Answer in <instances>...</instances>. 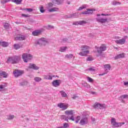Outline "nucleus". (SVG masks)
Returning <instances> with one entry per match:
<instances>
[{
    "instance_id": "obj_56",
    "label": "nucleus",
    "mask_w": 128,
    "mask_h": 128,
    "mask_svg": "<svg viewBox=\"0 0 128 128\" xmlns=\"http://www.w3.org/2000/svg\"><path fill=\"white\" fill-rule=\"evenodd\" d=\"M44 78L45 80H48L47 78H48V76H44Z\"/></svg>"
},
{
    "instance_id": "obj_47",
    "label": "nucleus",
    "mask_w": 128,
    "mask_h": 128,
    "mask_svg": "<svg viewBox=\"0 0 128 128\" xmlns=\"http://www.w3.org/2000/svg\"><path fill=\"white\" fill-rule=\"evenodd\" d=\"M88 70H90L91 72H94V70H96L92 68H88Z\"/></svg>"
},
{
    "instance_id": "obj_29",
    "label": "nucleus",
    "mask_w": 128,
    "mask_h": 128,
    "mask_svg": "<svg viewBox=\"0 0 128 128\" xmlns=\"http://www.w3.org/2000/svg\"><path fill=\"white\" fill-rule=\"evenodd\" d=\"M12 2V0H1V4H6V2Z\"/></svg>"
},
{
    "instance_id": "obj_2",
    "label": "nucleus",
    "mask_w": 128,
    "mask_h": 128,
    "mask_svg": "<svg viewBox=\"0 0 128 128\" xmlns=\"http://www.w3.org/2000/svg\"><path fill=\"white\" fill-rule=\"evenodd\" d=\"M111 124L114 128H119L120 126H122V124H124V122H118L116 120V118H112L111 119Z\"/></svg>"
},
{
    "instance_id": "obj_45",
    "label": "nucleus",
    "mask_w": 128,
    "mask_h": 128,
    "mask_svg": "<svg viewBox=\"0 0 128 128\" xmlns=\"http://www.w3.org/2000/svg\"><path fill=\"white\" fill-rule=\"evenodd\" d=\"M78 24H80L79 21L78 22H74V23H73L74 26H78Z\"/></svg>"
},
{
    "instance_id": "obj_58",
    "label": "nucleus",
    "mask_w": 128,
    "mask_h": 128,
    "mask_svg": "<svg viewBox=\"0 0 128 128\" xmlns=\"http://www.w3.org/2000/svg\"><path fill=\"white\" fill-rule=\"evenodd\" d=\"M76 96H74V97H72L73 100L76 99Z\"/></svg>"
},
{
    "instance_id": "obj_7",
    "label": "nucleus",
    "mask_w": 128,
    "mask_h": 128,
    "mask_svg": "<svg viewBox=\"0 0 128 128\" xmlns=\"http://www.w3.org/2000/svg\"><path fill=\"white\" fill-rule=\"evenodd\" d=\"M48 43V42L44 38H42L38 40L37 44L40 46H46Z\"/></svg>"
},
{
    "instance_id": "obj_17",
    "label": "nucleus",
    "mask_w": 128,
    "mask_h": 128,
    "mask_svg": "<svg viewBox=\"0 0 128 128\" xmlns=\"http://www.w3.org/2000/svg\"><path fill=\"white\" fill-rule=\"evenodd\" d=\"M65 114H66V116H72V114H74V110H67L65 111Z\"/></svg>"
},
{
    "instance_id": "obj_19",
    "label": "nucleus",
    "mask_w": 128,
    "mask_h": 128,
    "mask_svg": "<svg viewBox=\"0 0 128 128\" xmlns=\"http://www.w3.org/2000/svg\"><path fill=\"white\" fill-rule=\"evenodd\" d=\"M24 36H16L14 38L15 40H24Z\"/></svg>"
},
{
    "instance_id": "obj_46",
    "label": "nucleus",
    "mask_w": 128,
    "mask_h": 128,
    "mask_svg": "<svg viewBox=\"0 0 128 128\" xmlns=\"http://www.w3.org/2000/svg\"><path fill=\"white\" fill-rule=\"evenodd\" d=\"M128 96L127 94H124V95H122L121 96V98H128Z\"/></svg>"
},
{
    "instance_id": "obj_16",
    "label": "nucleus",
    "mask_w": 128,
    "mask_h": 128,
    "mask_svg": "<svg viewBox=\"0 0 128 128\" xmlns=\"http://www.w3.org/2000/svg\"><path fill=\"white\" fill-rule=\"evenodd\" d=\"M29 68H32V70H38V66H36V64H30L28 66Z\"/></svg>"
},
{
    "instance_id": "obj_3",
    "label": "nucleus",
    "mask_w": 128,
    "mask_h": 128,
    "mask_svg": "<svg viewBox=\"0 0 128 128\" xmlns=\"http://www.w3.org/2000/svg\"><path fill=\"white\" fill-rule=\"evenodd\" d=\"M95 48L97 50V52L100 54H102V52L106 50V46L104 44H102L100 47L95 46Z\"/></svg>"
},
{
    "instance_id": "obj_5",
    "label": "nucleus",
    "mask_w": 128,
    "mask_h": 128,
    "mask_svg": "<svg viewBox=\"0 0 128 128\" xmlns=\"http://www.w3.org/2000/svg\"><path fill=\"white\" fill-rule=\"evenodd\" d=\"M93 107L94 108H97V110H102V108H106V104L95 102L93 105Z\"/></svg>"
},
{
    "instance_id": "obj_34",
    "label": "nucleus",
    "mask_w": 128,
    "mask_h": 128,
    "mask_svg": "<svg viewBox=\"0 0 128 128\" xmlns=\"http://www.w3.org/2000/svg\"><path fill=\"white\" fill-rule=\"evenodd\" d=\"M34 80L36 82H40V80H42V78H40V77H35L34 78Z\"/></svg>"
},
{
    "instance_id": "obj_31",
    "label": "nucleus",
    "mask_w": 128,
    "mask_h": 128,
    "mask_svg": "<svg viewBox=\"0 0 128 128\" xmlns=\"http://www.w3.org/2000/svg\"><path fill=\"white\" fill-rule=\"evenodd\" d=\"M64 0H56L55 4H60Z\"/></svg>"
},
{
    "instance_id": "obj_28",
    "label": "nucleus",
    "mask_w": 128,
    "mask_h": 128,
    "mask_svg": "<svg viewBox=\"0 0 128 128\" xmlns=\"http://www.w3.org/2000/svg\"><path fill=\"white\" fill-rule=\"evenodd\" d=\"M60 94H61L63 98H66L68 96L66 94V92H64V91H60Z\"/></svg>"
},
{
    "instance_id": "obj_22",
    "label": "nucleus",
    "mask_w": 128,
    "mask_h": 128,
    "mask_svg": "<svg viewBox=\"0 0 128 128\" xmlns=\"http://www.w3.org/2000/svg\"><path fill=\"white\" fill-rule=\"evenodd\" d=\"M4 76V78L8 77V74L4 71H0V76Z\"/></svg>"
},
{
    "instance_id": "obj_51",
    "label": "nucleus",
    "mask_w": 128,
    "mask_h": 128,
    "mask_svg": "<svg viewBox=\"0 0 128 128\" xmlns=\"http://www.w3.org/2000/svg\"><path fill=\"white\" fill-rule=\"evenodd\" d=\"M46 79L52 80V77L51 76H49L48 78H46Z\"/></svg>"
},
{
    "instance_id": "obj_55",
    "label": "nucleus",
    "mask_w": 128,
    "mask_h": 128,
    "mask_svg": "<svg viewBox=\"0 0 128 128\" xmlns=\"http://www.w3.org/2000/svg\"><path fill=\"white\" fill-rule=\"evenodd\" d=\"M48 28H54V26H51L50 25L48 26Z\"/></svg>"
},
{
    "instance_id": "obj_40",
    "label": "nucleus",
    "mask_w": 128,
    "mask_h": 128,
    "mask_svg": "<svg viewBox=\"0 0 128 128\" xmlns=\"http://www.w3.org/2000/svg\"><path fill=\"white\" fill-rule=\"evenodd\" d=\"M12 118H14V115H9L8 116V120H12Z\"/></svg>"
},
{
    "instance_id": "obj_23",
    "label": "nucleus",
    "mask_w": 128,
    "mask_h": 128,
    "mask_svg": "<svg viewBox=\"0 0 128 128\" xmlns=\"http://www.w3.org/2000/svg\"><path fill=\"white\" fill-rule=\"evenodd\" d=\"M67 49L68 47L66 46L61 47L59 50V52H64Z\"/></svg>"
},
{
    "instance_id": "obj_41",
    "label": "nucleus",
    "mask_w": 128,
    "mask_h": 128,
    "mask_svg": "<svg viewBox=\"0 0 128 128\" xmlns=\"http://www.w3.org/2000/svg\"><path fill=\"white\" fill-rule=\"evenodd\" d=\"M112 4H114V6H116V4H120V2H118L116 1H114L112 2Z\"/></svg>"
},
{
    "instance_id": "obj_35",
    "label": "nucleus",
    "mask_w": 128,
    "mask_h": 128,
    "mask_svg": "<svg viewBox=\"0 0 128 128\" xmlns=\"http://www.w3.org/2000/svg\"><path fill=\"white\" fill-rule=\"evenodd\" d=\"M86 60L88 62H92V60H94V58H92V56H90L89 57L87 58Z\"/></svg>"
},
{
    "instance_id": "obj_43",
    "label": "nucleus",
    "mask_w": 128,
    "mask_h": 128,
    "mask_svg": "<svg viewBox=\"0 0 128 128\" xmlns=\"http://www.w3.org/2000/svg\"><path fill=\"white\" fill-rule=\"evenodd\" d=\"M68 120H72V122H74V117L72 115L70 118H68Z\"/></svg>"
},
{
    "instance_id": "obj_52",
    "label": "nucleus",
    "mask_w": 128,
    "mask_h": 128,
    "mask_svg": "<svg viewBox=\"0 0 128 128\" xmlns=\"http://www.w3.org/2000/svg\"><path fill=\"white\" fill-rule=\"evenodd\" d=\"M22 16H25L26 18L28 17V14H22Z\"/></svg>"
},
{
    "instance_id": "obj_30",
    "label": "nucleus",
    "mask_w": 128,
    "mask_h": 128,
    "mask_svg": "<svg viewBox=\"0 0 128 128\" xmlns=\"http://www.w3.org/2000/svg\"><path fill=\"white\" fill-rule=\"evenodd\" d=\"M104 68L106 70H110V64H105L104 66Z\"/></svg>"
},
{
    "instance_id": "obj_53",
    "label": "nucleus",
    "mask_w": 128,
    "mask_h": 128,
    "mask_svg": "<svg viewBox=\"0 0 128 128\" xmlns=\"http://www.w3.org/2000/svg\"><path fill=\"white\" fill-rule=\"evenodd\" d=\"M101 16H110V14H101Z\"/></svg>"
},
{
    "instance_id": "obj_1",
    "label": "nucleus",
    "mask_w": 128,
    "mask_h": 128,
    "mask_svg": "<svg viewBox=\"0 0 128 128\" xmlns=\"http://www.w3.org/2000/svg\"><path fill=\"white\" fill-rule=\"evenodd\" d=\"M20 60V56H14L8 57L7 59V64H18Z\"/></svg>"
},
{
    "instance_id": "obj_32",
    "label": "nucleus",
    "mask_w": 128,
    "mask_h": 128,
    "mask_svg": "<svg viewBox=\"0 0 128 128\" xmlns=\"http://www.w3.org/2000/svg\"><path fill=\"white\" fill-rule=\"evenodd\" d=\"M72 56H74L72 54H66L65 56V58H72Z\"/></svg>"
},
{
    "instance_id": "obj_38",
    "label": "nucleus",
    "mask_w": 128,
    "mask_h": 128,
    "mask_svg": "<svg viewBox=\"0 0 128 128\" xmlns=\"http://www.w3.org/2000/svg\"><path fill=\"white\" fill-rule=\"evenodd\" d=\"M70 125L68 123H64L63 124V128H69Z\"/></svg>"
},
{
    "instance_id": "obj_42",
    "label": "nucleus",
    "mask_w": 128,
    "mask_h": 128,
    "mask_svg": "<svg viewBox=\"0 0 128 128\" xmlns=\"http://www.w3.org/2000/svg\"><path fill=\"white\" fill-rule=\"evenodd\" d=\"M87 78L90 82H94V79L90 77H88Z\"/></svg>"
},
{
    "instance_id": "obj_36",
    "label": "nucleus",
    "mask_w": 128,
    "mask_h": 128,
    "mask_svg": "<svg viewBox=\"0 0 128 128\" xmlns=\"http://www.w3.org/2000/svg\"><path fill=\"white\" fill-rule=\"evenodd\" d=\"M86 8V6L82 5V6L80 7L78 9V10H84V8Z\"/></svg>"
},
{
    "instance_id": "obj_50",
    "label": "nucleus",
    "mask_w": 128,
    "mask_h": 128,
    "mask_svg": "<svg viewBox=\"0 0 128 128\" xmlns=\"http://www.w3.org/2000/svg\"><path fill=\"white\" fill-rule=\"evenodd\" d=\"M3 88H4V86L0 85V90H3Z\"/></svg>"
},
{
    "instance_id": "obj_4",
    "label": "nucleus",
    "mask_w": 128,
    "mask_h": 128,
    "mask_svg": "<svg viewBox=\"0 0 128 128\" xmlns=\"http://www.w3.org/2000/svg\"><path fill=\"white\" fill-rule=\"evenodd\" d=\"M22 58L24 62H28V60L32 58V55L30 54H24L22 55Z\"/></svg>"
},
{
    "instance_id": "obj_12",
    "label": "nucleus",
    "mask_w": 128,
    "mask_h": 128,
    "mask_svg": "<svg viewBox=\"0 0 128 128\" xmlns=\"http://www.w3.org/2000/svg\"><path fill=\"white\" fill-rule=\"evenodd\" d=\"M88 54H90V50H86V51H82V52H80L78 54L81 56H86Z\"/></svg>"
},
{
    "instance_id": "obj_18",
    "label": "nucleus",
    "mask_w": 128,
    "mask_h": 128,
    "mask_svg": "<svg viewBox=\"0 0 128 128\" xmlns=\"http://www.w3.org/2000/svg\"><path fill=\"white\" fill-rule=\"evenodd\" d=\"M90 48V46H81V50L84 52H86V50H88Z\"/></svg>"
},
{
    "instance_id": "obj_59",
    "label": "nucleus",
    "mask_w": 128,
    "mask_h": 128,
    "mask_svg": "<svg viewBox=\"0 0 128 128\" xmlns=\"http://www.w3.org/2000/svg\"><path fill=\"white\" fill-rule=\"evenodd\" d=\"M104 74H106V73H104L103 74H100V76H104Z\"/></svg>"
},
{
    "instance_id": "obj_61",
    "label": "nucleus",
    "mask_w": 128,
    "mask_h": 128,
    "mask_svg": "<svg viewBox=\"0 0 128 128\" xmlns=\"http://www.w3.org/2000/svg\"><path fill=\"white\" fill-rule=\"evenodd\" d=\"M114 48H115L116 50H118V48L114 47Z\"/></svg>"
},
{
    "instance_id": "obj_49",
    "label": "nucleus",
    "mask_w": 128,
    "mask_h": 128,
    "mask_svg": "<svg viewBox=\"0 0 128 128\" xmlns=\"http://www.w3.org/2000/svg\"><path fill=\"white\" fill-rule=\"evenodd\" d=\"M48 6L49 8H52V6H54V4L52 3H48Z\"/></svg>"
},
{
    "instance_id": "obj_27",
    "label": "nucleus",
    "mask_w": 128,
    "mask_h": 128,
    "mask_svg": "<svg viewBox=\"0 0 128 128\" xmlns=\"http://www.w3.org/2000/svg\"><path fill=\"white\" fill-rule=\"evenodd\" d=\"M58 8H54L48 10L50 12H58Z\"/></svg>"
},
{
    "instance_id": "obj_15",
    "label": "nucleus",
    "mask_w": 128,
    "mask_h": 128,
    "mask_svg": "<svg viewBox=\"0 0 128 128\" xmlns=\"http://www.w3.org/2000/svg\"><path fill=\"white\" fill-rule=\"evenodd\" d=\"M41 32H42L40 30H36L32 32V36H40V34Z\"/></svg>"
},
{
    "instance_id": "obj_44",
    "label": "nucleus",
    "mask_w": 128,
    "mask_h": 128,
    "mask_svg": "<svg viewBox=\"0 0 128 128\" xmlns=\"http://www.w3.org/2000/svg\"><path fill=\"white\" fill-rule=\"evenodd\" d=\"M80 116H78L76 118V123L78 124V122H80Z\"/></svg>"
},
{
    "instance_id": "obj_62",
    "label": "nucleus",
    "mask_w": 128,
    "mask_h": 128,
    "mask_svg": "<svg viewBox=\"0 0 128 128\" xmlns=\"http://www.w3.org/2000/svg\"><path fill=\"white\" fill-rule=\"evenodd\" d=\"M85 84H86V83H85Z\"/></svg>"
},
{
    "instance_id": "obj_60",
    "label": "nucleus",
    "mask_w": 128,
    "mask_h": 128,
    "mask_svg": "<svg viewBox=\"0 0 128 128\" xmlns=\"http://www.w3.org/2000/svg\"><path fill=\"white\" fill-rule=\"evenodd\" d=\"M97 16H100V14H97Z\"/></svg>"
},
{
    "instance_id": "obj_11",
    "label": "nucleus",
    "mask_w": 128,
    "mask_h": 128,
    "mask_svg": "<svg viewBox=\"0 0 128 128\" xmlns=\"http://www.w3.org/2000/svg\"><path fill=\"white\" fill-rule=\"evenodd\" d=\"M115 42L118 44H124L126 43V39L122 38L118 40H115Z\"/></svg>"
},
{
    "instance_id": "obj_48",
    "label": "nucleus",
    "mask_w": 128,
    "mask_h": 128,
    "mask_svg": "<svg viewBox=\"0 0 128 128\" xmlns=\"http://www.w3.org/2000/svg\"><path fill=\"white\" fill-rule=\"evenodd\" d=\"M25 10H28V12H32L33 10L32 8H26Z\"/></svg>"
},
{
    "instance_id": "obj_14",
    "label": "nucleus",
    "mask_w": 128,
    "mask_h": 128,
    "mask_svg": "<svg viewBox=\"0 0 128 128\" xmlns=\"http://www.w3.org/2000/svg\"><path fill=\"white\" fill-rule=\"evenodd\" d=\"M97 22H100L101 24H104V22H108V19L106 18H96Z\"/></svg>"
},
{
    "instance_id": "obj_25",
    "label": "nucleus",
    "mask_w": 128,
    "mask_h": 128,
    "mask_svg": "<svg viewBox=\"0 0 128 128\" xmlns=\"http://www.w3.org/2000/svg\"><path fill=\"white\" fill-rule=\"evenodd\" d=\"M1 46H3L4 48H6V46H8V43L4 42H1Z\"/></svg>"
},
{
    "instance_id": "obj_20",
    "label": "nucleus",
    "mask_w": 128,
    "mask_h": 128,
    "mask_svg": "<svg viewBox=\"0 0 128 128\" xmlns=\"http://www.w3.org/2000/svg\"><path fill=\"white\" fill-rule=\"evenodd\" d=\"M80 124L82 126H84V124H88V121H86V119L83 118L80 120Z\"/></svg>"
},
{
    "instance_id": "obj_57",
    "label": "nucleus",
    "mask_w": 128,
    "mask_h": 128,
    "mask_svg": "<svg viewBox=\"0 0 128 128\" xmlns=\"http://www.w3.org/2000/svg\"><path fill=\"white\" fill-rule=\"evenodd\" d=\"M74 14H72L71 16H70L69 18H74Z\"/></svg>"
},
{
    "instance_id": "obj_13",
    "label": "nucleus",
    "mask_w": 128,
    "mask_h": 128,
    "mask_svg": "<svg viewBox=\"0 0 128 128\" xmlns=\"http://www.w3.org/2000/svg\"><path fill=\"white\" fill-rule=\"evenodd\" d=\"M126 56V54L122 53L120 54H119L115 56V60H118L120 58H124Z\"/></svg>"
},
{
    "instance_id": "obj_33",
    "label": "nucleus",
    "mask_w": 128,
    "mask_h": 128,
    "mask_svg": "<svg viewBox=\"0 0 128 128\" xmlns=\"http://www.w3.org/2000/svg\"><path fill=\"white\" fill-rule=\"evenodd\" d=\"M87 24V22L86 21H79L80 26H84V24Z\"/></svg>"
},
{
    "instance_id": "obj_10",
    "label": "nucleus",
    "mask_w": 128,
    "mask_h": 128,
    "mask_svg": "<svg viewBox=\"0 0 128 128\" xmlns=\"http://www.w3.org/2000/svg\"><path fill=\"white\" fill-rule=\"evenodd\" d=\"M52 84L53 86H54L55 88H57V86H59L60 84V80H54L52 82Z\"/></svg>"
},
{
    "instance_id": "obj_24",
    "label": "nucleus",
    "mask_w": 128,
    "mask_h": 128,
    "mask_svg": "<svg viewBox=\"0 0 128 128\" xmlns=\"http://www.w3.org/2000/svg\"><path fill=\"white\" fill-rule=\"evenodd\" d=\"M61 120H64L68 122V116H66V115H62L60 116Z\"/></svg>"
},
{
    "instance_id": "obj_6",
    "label": "nucleus",
    "mask_w": 128,
    "mask_h": 128,
    "mask_svg": "<svg viewBox=\"0 0 128 128\" xmlns=\"http://www.w3.org/2000/svg\"><path fill=\"white\" fill-rule=\"evenodd\" d=\"M13 74L15 78H18V76H20L22 74H24V71H22L20 70H15Z\"/></svg>"
},
{
    "instance_id": "obj_54",
    "label": "nucleus",
    "mask_w": 128,
    "mask_h": 128,
    "mask_svg": "<svg viewBox=\"0 0 128 128\" xmlns=\"http://www.w3.org/2000/svg\"><path fill=\"white\" fill-rule=\"evenodd\" d=\"M124 86H128V82H124Z\"/></svg>"
},
{
    "instance_id": "obj_39",
    "label": "nucleus",
    "mask_w": 128,
    "mask_h": 128,
    "mask_svg": "<svg viewBox=\"0 0 128 128\" xmlns=\"http://www.w3.org/2000/svg\"><path fill=\"white\" fill-rule=\"evenodd\" d=\"M40 12H44V6H40Z\"/></svg>"
},
{
    "instance_id": "obj_21",
    "label": "nucleus",
    "mask_w": 128,
    "mask_h": 128,
    "mask_svg": "<svg viewBox=\"0 0 128 128\" xmlns=\"http://www.w3.org/2000/svg\"><path fill=\"white\" fill-rule=\"evenodd\" d=\"M12 2H14V4H20L22 0H11Z\"/></svg>"
},
{
    "instance_id": "obj_9",
    "label": "nucleus",
    "mask_w": 128,
    "mask_h": 128,
    "mask_svg": "<svg viewBox=\"0 0 128 128\" xmlns=\"http://www.w3.org/2000/svg\"><path fill=\"white\" fill-rule=\"evenodd\" d=\"M58 106L60 108H62V110H66V108H68V104H64V103L58 104Z\"/></svg>"
},
{
    "instance_id": "obj_8",
    "label": "nucleus",
    "mask_w": 128,
    "mask_h": 128,
    "mask_svg": "<svg viewBox=\"0 0 128 128\" xmlns=\"http://www.w3.org/2000/svg\"><path fill=\"white\" fill-rule=\"evenodd\" d=\"M94 12H96V9H87L86 11L82 12V14H94Z\"/></svg>"
},
{
    "instance_id": "obj_26",
    "label": "nucleus",
    "mask_w": 128,
    "mask_h": 128,
    "mask_svg": "<svg viewBox=\"0 0 128 128\" xmlns=\"http://www.w3.org/2000/svg\"><path fill=\"white\" fill-rule=\"evenodd\" d=\"M14 47L15 50H18L20 48V44H16L14 45Z\"/></svg>"
},
{
    "instance_id": "obj_63",
    "label": "nucleus",
    "mask_w": 128,
    "mask_h": 128,
    "mask_svg": "<svg viewBox=\"0 0 128 128\" xmlns=\"http://www.w3.org/2000/svg\"><path fill=\"white\" fill-rule=\"evenodd\" d=\"M2 43V42L0 41V44H1Z\"/></svg>"
},
{
    "instance_id": "obj_37",
    "label": "nucleus",
    "mask_w": 128,
    "mask_h": 128,
    "mask_svg": "<svg viewBox=\"0 0 128 128\" xmlns=\"http://www.w3.org/2000/svg\"><path fill=\"white\" fill-rule=\"evenodd\" d=\"M4 28L8 29V28H10V24H8V23H4Z\"/></svg>"
}]
</instances>
